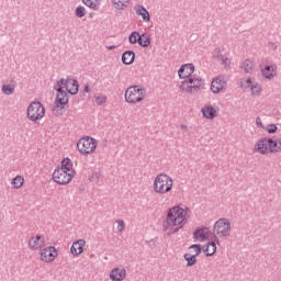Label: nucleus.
Masks as SVG:
<instances>
[{
    "label": "nucleus",
    "mask_w": 281,
    "mask_h": 281,
    "mask_svg": "<svg viewBox=\"0 0 281 281\" xmlns=\"http://www.w3.org/2000/svg\"><path fill=\"white\" fill-rule=\"evenodd\" d=\"M166 223L165 232H167L169 236L177 234V232L183 227V223H186V210L180 206L171 207L167 213Z\"/></svg>",
    "instance_id": "nucleus-1"
},
{
    "label": "nucleus",
    "mask_w": 281,
    "mask_h": 281,
    "mask_svg": "<svg viewBox=\"0 0 281 281\" xmlns=\"http://www.w3.org/2000/svg\"><path fill=\"white\" fill-rule=\"evenodd\" d=\"M154 190L157 194H168L172 190V178L166 173H160L155 178Z\"/></svg>",
    "instance_id": "nucleus-2"
},
{
    "label": "nucleus",
    "mask_w": 281,
    "mask_h": 281,
    "mask_svg": "<svg viewBox=\"0 0 281 281\" xmlns=\"http://www.w3.org/2000/svg\"><path fill=\"white\" fill-rule=\"evenodd\" d=\"M146 98V89L142 86H131L125 90V101L128 104H138Z\"/></svg>",
    "instance_id": "nucleus-3"
},
{
    "label": "nucleus",
    "mask_w": 281,
    "mask_h": 281,
    "mask_svg": "<svg viewBox=\"0 0 281 281\" xmlns=\"http://www.w3.org/2000/svg\"><path fill=\"white\" fill-rule=\"evenodd\" d=\"M98 148V140L91 136H83L77 143V150L81 155H91Z\"/></svg>",
    "instance_id": "nucleus-4"
},
{
    "label": "nucleus",
    "mask_w": 281,
    "mask_h": 281,
    "mask_svg": "<svg viewBox=\"0 0 281 281\" xmlns=\"http://www.w3.org/2000/svg\"><path fill=\"white\" fill-rule=\"evenodd\" d=\"M203 87H205V80L201 77L194 76L182 81L180 89H184L188 93H194L200 89H203Z\"/></svg>",
    "instance_id": "nucleus-5"
},
{
    "label": "nucleus",
    "mask_w": 281,
    "mask_h": 281,
    "mask_svg": "<svg viewBox=\"0 0 281 281\" xmlns=\"http://www.w3.org/2000/svg\"><path fill=\"white\" fill-rule=\"evenodd\" d=\"M27 117L31 122H37V120H43L45 117V106L42 102H32L27 108Z\"/></svg>",
    "instance_id": "nucleus-6"
},
{
    "label": "nucleus",
    "mask_w": 281,
    "mask_h": 281,
    "mask_svg": "<svg viewBox=\"0 0 281 281\" xmlns=\"http://www.w3.org/2000/svg\"><path fill=\"white\" fill-rule=\"evenodd\" d=\"M56 90V106L53 109V111L54 113H57V115H63V113H65V104L69 102V97L63 87L57 86Z\"/></svg>",
    "instance_id": "nucleus-7"
},
{
    "label": "nucleus",
    "mask_w": 281,
    "mask_h": 281,
    "mask_svg": "<svg viewBox=\"0 0 281 281\" xmlns=\"http://www.w3.org/2000/svg\"><path fill=\"white\" fill-rule=\"evenodd\" d=\"M232 232V224L229 223V220L227 218H220L214 224L213 234L214 236H218V238H226V236H229Z\"/></svg>",
    "instance_id": "nucleus-8"
},
{
    "label": "nucleus",
    "mask_w": 281,
    "mask_h": 281,
    "mask_svg": "<svg viewBox=\"0 0 281 281\" xmlns=\"http://www.w3.org/2000/svg\"><path fill=\"white\" fill-rule=\"evenodd\" d=\"M57 87H63L66 89L67 93H70V95H76L80 89L78 80L65 78H61L59 81H57Z\"/></svg>",
    "instance_id": "nucleus-9"
},
{
    "label": "nucleus",
    "mask_w": 281,
    "mask_h": 281,
    "mask_svg": "<svg viewBox=\"0 0 281 281\" xmlns=\"http://www.w3.org/2000/svg\"><path fill=\"white\" fill-rule=\"evenodd\" d=\"M71 179H74V173H69L63 169H55L53 172V180L58 186H67V183H71Z\"/></svg>",
    "instance_id": "nucleus-10"
},
{
    "label": "nucleus",
    "mask_w": 281,
    "mask_h": 281,
    "mask_svg": "<svg viewBox=\"0 0 281 281\" xmlns=\"http://www.w3.org/2000/svg\"><path fill=\"white\" fill-rule=\"evenodd\" d=\"M57 256L58 251L56 250V247L48 246L42 250L41 260H43V262H54Z\"/></svg>",
    "instance_id": "nucleus-11"
},
{
    "label": "nucleus",
    "mask_w": 281,
    "mask_h": 281,
    "mask_svg": "<svg viewBox=\"0 0 281 281\" xmlns=\"http://www.w3.org/2000/svg\"><path fill=\"white\" fill-rule=\"evenodd\" d=\"M192 74H194V64H183L178 70L181 80H190Z\"/></svg>",
    "instance_id": "nucleus-12"
},
{
    "label": "nucleus",
    "mask_w": 281,
    "mask_h": 281,
    "mask_svg": "<svg viewBox=\"0 0 281 281\" xmlns=\"http://www.w3.org/2000/svg\"><path fill=\"white\" fill-rule=\"evenodd\" d=\"M212 235V232L206 227L203 226L201 228H196L193 233L194 240H200V243H203V240H207L210 236Z\"/></svg>",
    "instance_id": "nucleus-13"
},
{
    "label": "nucleus",
    "mask_w": 281,
    "mask_h": 281,
    "mask_svg": "<svg viewBox=\"0 0 281 281\" xmlns=\"http://www.w3.org/2000/svg\"><path fill=\"white\" fill-rule=\"evenodd\" d=\"M85 245H87L85 239L76 240L70 247V254L72 256H80L85 251Z\"/></svg>",
    "instance_id": "nucleus-14"
},
{
    "label": "nucleus",
    "mask_w": 281,
    "mask_h": 281,
    "mask_svg": "<svg viewBox=\"0 0 281 281\" xmlns=\"http://www.w3.org/2000/svg\"><path fill=\"white\" fill-rule=\"evenodd\" d=\"M29 247L31 249H41V247H45V238L41 235H36L30 238Z\"/></svg>",
    "instance_id": "nucleus-15"
},
{
    "label": "nucleus",
    "mask_w": 281,
    "mask_h": 281,
    "mask_svg": "<svg viewBox=\"0 0 281 281\" xmlns=\"http://www.w3.org/2000/svg\"><path fill=\"white\" fill-rule=\"evenodd\" d=\"M126 278V269L124 268H114L110 272L111 281H122Z\"/></svg>",
    "instance_id": "nucleus-16"
},
{
    "label": "nucleus",
    "mask_w": 281,
    "mask_h": 281,
    "mask_svg": "<svg viewBox=\"0 0 281 281\" xmlns=\"http://www.w3.org/2000/svg\"><path fill=\"white\" fill-rule=\"evenodd\" d=\"M225 79H221V77H216L211 82V91L212 93H221L225 87Z\"/></svg>",
    "instance_id": "nucleus-17"
},
{
    "label": "nucleus",
    "mask_w": 281,
    "mask_h": 281,
    "mask_svg": "<svg viewBox=\"0 0 281 281\" xmlns=\"http://www.w3.org/2000/svg\"><path fill=\"white\" fill-rule=\"evenodd\" d=\"M277 69L278 66L276 65H267L261 69V74L263 78H267V80H273V78H276Z\"/></svg>",
    "instance_id": "nucleus-18"
},
{
    "label": "nucleus",
    "mask_w": 281,
    "mask_h": 281,
    "mask_svg": "<svg viewBox=\"0 0 281 281\" xmlns=\"http://www.w3.org/2000/svg\"><path fill=\"white\" fill-rule=\"evenodd\" d=\"M134 10H135L137 16H142V19L145 23L150 22V13L148 12L147 9H145L144 5L136 4V5H134Z\"/></svg>",
    "instance_id": "nucleus-19"
},
{
    "label": "nucleus",
    "mask_w": 281,
    "mask_h": 281,
    "mask_svg": "<svg viewBox=\"0 0 281 281\" xmlns=\"http://www.w3.org/2000/svg\"><path fill=\"white\" fill-rule=\"evenodd\" d=\"M255 150L261 155H267L269 153V138H261L255 145Z\"/></svg>",
    "instance_id": "nucleus-20"
},
{
    "label": "nucleus",
    "mask_w": 281,
    "mask_h": 281,
    "mask_svg": "<svg viewBox=\"0 0 281 281\" xmlns=\"http://www.w3.org/2000/svg\"><path fill=\"white\" fill-rule=\"evenodd\" d=\"M57 170H65V172H69L70 175H75L74 170V162L71 161L70 158H64L61 160V167L57 168Z\"/></svg>",
    "instance_id": "nucleus-21"
},
{
    "label": "nucleus",
    "mask_w": 281,
    "mask_h": 281,
    "mask_svg": "<svg viewBox=\"0 0 281 281\" xmlns=\"http://www.w3.org/2000/svg\"><path fill=\"white\" fill-rule=\"evenodd\" d=\"M201 112L203 117L206 120H214V117H216V109H214L212 105H205L202 108Z\"/></svg>",
    "instance_id": "nucleus-22"
},
{
    "label": "nucleus",
    "mask_w": 281,
    "mask_h": 281,
    "mask_svg": "<svg viewBox=\"0 0 281 281\" xmlns=\"http://www.w3.org/2000/svg\"><path fill=\"white\" fill-rule=\"evenodd\" d=\"M123 65H133L135 63V52L126 50L122 54Z\"/></svg>",
    "instance_id": "nucleus-23"
},
{
    "label": "nucleus",
    "mask_w": 281,
    "mask_h": 281,
    "mask_svg": "<svg viewBox=\"0 0 281 281\" xmlns=\"http://www.w3.org/2000/svg\"><path fill=\"white\" fill-rule=\"evenodd\" d=\"M151 42L153 40L150 38V35H146V34L138 35L137 43L140 47H150Z\"/></svg>",
    "instance_id": "nucleus-24"
},
{
    "label": "nucleus",
    "mask_w": 281,
    "mask_h": 281,
    "mask_svg": "<svg viewBox=\"0 0 281 281\" xmlns=\"http://www.w3.org/2000/svg\"><path fill=\"white\" fill-rule=\"evenodd\" d=\"M131 0H112V4L115 10H126Z\"/></svg>",
    "instance_id": "nucleus-25"
},
{
    "label": "nucleus",
    "mask_w": 281,
    "mask_h": 281,
    "mask_svg": "<svg viewBox=\"0 0 281 281\" xmlns=\"http://www.w3.org/2000/svg\"><path fill=\"white\" fill-rule=\"evenodd\" d=\"M280 148H281V143L278 144V140L268 138V150H270V153H278Z\"/></svg>",
    "instance_id": "nucleus-26"
},
{
    "label": "nucleus",
    "mask_w": 281,
    "mask_h": 281,
    "mask_svg": "<svg viewBox=\"0 0 281 281\" xmlns=\"http://www.w3.org/2000/svg\"><path fill=\"white\" fill-rule=\"evenodd\" d=\"M204 254H206L207 257L214 256L216 254V243L210 241L204 249Z\"/></svg>",
    "instance_id": "nucleus-27"
},
{
    "label": "nucleus",
    "mask_w": 281,
    "mask_h": 281,
    "mask_svg": "<svg viewBox=\"0 0 281 281\" xmlns=\"http://www.w3.org/2000/svg\"><path fill=\"white\" fill-rule=\"evenodd\" d=\"M82 4L87 5V8H90V10H98L100 0H82Z\"/></svg>",
    "instance_id": "nucleus-28"
},
{
    "label": "nucleus",
    "mask_w": 281,
    "mask_h": 281,
    "mask_svg": "<svg viewBox=\"0 0 281 281\" xmlns=\"http://www.w3.org/2000/svg\"><path fill=\"white\" fill-rule=\"evenodd\" d=\"M24 181L25 180L23 179V177L16 176L15 178L12 179L11 186H13L15 190H19V188L23 187Z\"/></svg>",
    "instance_id": "nucleus-29"
},
{
    "label": "nucleus",
    "mask_w": 281,
    "mask_h": 281,
    "mask_svg": "<svg viewBox=\"0 0 281 281\" xmlns=\"http://www.w3.org/2000/svg\"><path fill=\"white\" fill-rule=\"evenodd\" d=\"M184 260H187V267H194L196 265V256L191 254H184Z\"/></svg>",
    "instance_id": "nucleus-30"
},
{
    "label": "nucleus",
    "mask_w": 281,
    "mask_h": 281,
    "mask_svg": "<svg viewBox=\"0 0 281 281\" xmlns=\"http://www.w3.org/2000/svg\"><path fill=\"white\" fill-rule=\"evenodd\" d=\"M86 15L87 9L83 5H78L75 10V16H77V19H82Z\"/></svg>",
    "instance_id": "nucleus-31"
},
{
    "label": "nucleus",
    "mask_w": 281,
    "mask_h": 281,
    "mask_svg": "<svg viewBox=\"0 0 281 281\" xmlns=\"http://www.w3.org/2000/svg\"><path fill=\"white\" fill-rule=\"evenodd\" d=\"M140 35L142 34H139V32H137V31L132 32L128 36V41H130L131 45H137Z\"/></svg>",
    "instance_id": "nucleus-32"
},
{
    "label": "nucleus",
    "mask_w": 281,
    "mask_h": 281,
    "mask_svg": "<svg viewBox=\"0 0 281 281\" xmlns=\"http://www.w3.org/2000/svg\"><path fill=\"white\" fill-rule=\"evenodd\" d=\"M241 69H244L246 74H249V71L254 69V63H251L249 59H246L241 65Z\"/></svg>",
    "instance_id": "nucleus-33"
},
{
    "label": "nucleus",
    "mask_w": 281,
    "mask_h": 281,
    "mask_svg": "<svg viewBox=\"0 0 281 281\" xmlns=\"http://www.w3.org/2000/svg\"><path fill=\"white\" fill-rule=\"evenodd\" d=\"M2 93H4V95H12V93H14V87H12L10 85H3Z\"/></svg>",
    "instance_id": "nucleus-34"
},
{
    "label": "nucleus",
    "mask_w": 281,
    "mask_h": 281,
    "mask_svg": "<svg viewBox=\"0 0 281 281\" xmlns=\"http://www.w3.org/2000/svg\"><path fill=\"white\" fill-rule=\"evenodd\" d=\"M189 249H193L195 251V258L196 256H200L201 251H202V248H201V244H193L189 247Z\"/></svg>",
    "instance_id": "nucleus-35"
},
{
    "label": "nucleus",
    "mask_w": 281,
    "mask_h": 281,
    "mask_svg": "<svg viewBox=\"0 0 281 281\" xmlns=\"http://www.w3.org/2000/svg\"><path fill=\"white\" fill-rule=\"evenodd\" d=\"M240 85H241V89H249V88H251V85H252L251 78L243 79Z\"/></svg>",
    "instance_id": "nucleus-36"
},
{
    "label": "nucleus",
    "mask_w": 281,
    "mask_h": 281,
    "mask_svg": "<svg viewBox=\"0 0 281 281\" xmlns=\"http://www.w3.org/2000/svg\"><path fill=\"white\" fill-rule=\"evenodd\" d=\"M105 102H106V95L95 97V104H98V106H102V104H104Z\"/></svg>",
    "instance_id": "nucleus-37"
},
{
    "label": "nucleus",
    "mask_w": 281,
    "mask_h": 281,
    "mask_svg": "<svg viewBox=\"0 0 281 281\" xmlns=\"http://www.w3.org/2000/svg\"><path fill=\"white\" fill-rule=\"evenodd\" d=\"M266 131L270 134L273 135V133L278 132V125L276 124H269L266 128Z\"/></svg>",
    "instance_id": "nucleus-38"
},
{
    "label": "nucleus",
    "mask_w": 281,
    "mask_h": 281,
    "mask_svg": "<svg viewBox=\"0 0 281 281\" xmlns=\"http://www.w3.org/2000/svg\"><path fill=\"white\" fill-rule=\"evenodd\" d=\"M250 90H251L252 95H256V93H260V85L252 83L250 86Z\"/></svg>",
    "instance_id": "nucleus-39"
},
{
    "label": "nucleus",
    "mask_w": 281,
    "mask_h": 281,
    "mask_svg": "<svg viewBox=\"0 0 281 281\" xmlns=\"http://www.w3.org/2000/svg\"><path fill=\"white\" fill-rule=\"evenodd\" d=\"M217 58H218V60L222 61V65H224L225 67H227V63H228V60H229L227 57H225V56H223V55H217Z\"/></svg>",
    "instance_id": "nucleus-40"
},
{
    "label": "nucleus",
    "mask_w": 281,
    "mask_h": 281,
    "mask_svg": "<svg viewBox=\"0 0 281 281\" xmlns=\"http://www.w3.org/2000/svg\"><path fill=\"white\" fill-rule=\"evenodd\" d=\"M117 229L119 232H124V221L122 220L117 221Z\"/></svg>",
    "instance_id": "nucleus-41"
},
{
    "label": "nucleus",
    "mask_w": 281,
    "mask_h": 281,
    "mask_svg": "<svg viewBox=\"0 0 281 281\" xmlns=\"http://www.w3.org/2000/svg\"><path fill=\"white\" fill-rule=\"evenodd\" d=\"M256 124L258 128H265V125L262 124V119H260V116L256 119Z\"/></svg>",
    "instance_id": "nucleus-42"
},
{
    "label": "nucleus",
    "mask_w": 281,
    "mask_h": 281,
    "mask_svg": "<svg viewBox=\"0 0 281 281\" xmlns=\"http://www.w3.org/2000/svg\"><path fill=\"white\" fill-rule=\"evenodd\" d=\"M83 92H85V93H90V92H91V86L86 85V86L83 87Z\"/></svg>",
    "instance_id": "nucleus-43"
},
{
    "label": "nucleus",
    "mask_w": 281,
    "mask_h": 281,
    "mask_svg": "<svg viewBox=\"0 0 281 281\" xmlns=\"http://www.w3.org/2000/svg\"><path fill=\"white\" fill-rule=\"evenodd\" d=\"M106 49H108V52H113V49H117V46L110 45V46H106Z\"/></svg>",
    "instance_id": "nucleus-44"
},
{
    "label": "nucleus",
    "mask_w": 281,
    "mask_h": 281,
    "mask_svg": "<svg viewBox=\"0 0 281 281\" xmlns=\"http://www.w3.org/2000/svg\"><path fill=\"white\" fill-rule=\"evenodd\" d=\"M93 177H97V179L100 178V173H94Z\"/></svg>",
    "instance_id": "nucleus-45"
},
{
    "label": "nucleus",
    "mask_w": 281,
    "mask_h": 281,
    "mask_svg": "<svg viewBox=\"0 0 281 281\" xmlns=\"http://www.w3.org/2000/svg\"><path fill=\"white\" fill-rule=\"evenodd\" d=\"M181 128H182V131H186L187 127H186V125H181Z\"/></svg>",
    "instance_id": "nucleus-46"
},
{
    "label": "nucleus",
    "mask_w": 281,
    "mask_h": 281,
    "mask_svg": "<svg viewBox=\"0 0 281 281\" xmlns=\"http://www.w3.org/2000/svg\"><path fill=\"white\" fill-rule=\"evenodd\" d=\"M274 49H278V45L274 46Z\"/></svg>",
    "instance_id": "nucleus-47"
}]
</instances>
